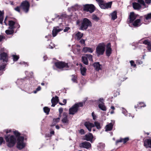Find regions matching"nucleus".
Returning <instances> with one entry per match:
<instances>
[{
  "label": "nucleus",
  "instance_id": "obj_1",
  "mask_svg": "<svg viewBox=\"0 0 151 151\" xmlns=\"http://www.w3.org/2000/svg\"><path fill=\"white\" fill-rule=\"evenodd\" d=\"M16 139H17V147L19 150H21L25 147V143L24 142V137L23 136H21V134L17 130H15L13 132Z\"/></svg>",
  "mask_w": 151,
  "mask_h": 151
},
{
  "label": "nucleus",
  "instance_id": "obj_2",
  "mask_svg": "<svg viewBox=\"0 0 151 151\" xmlns=\"http://www.w3.org/2000/svg\"><path fill=\"white\" fill-rule=\"evenodd\" d=\"M87 99L84 101L83 102H79L75 103L69 109V114H70L74 115L77 113L79 110V107H83V105H85L87 102Z\"/></svg>",
  "mask_w": 151,
  "mask_h": 151
},
{
  "label": "nucleus",
  "instance_id": "obj_3",
  "mask_svg": "<svg viewBox=\"0 0 151 151\" xmlns=\"http://www.w3.org/2000/svg\"><path fill=\"white\" fill-rule=\"evenodd\" d=\"M4 138L6 142V145L8 147L11 148L14 146L17 141L15 136L7 134L4 135Z\"/></svg>",
  "mask_w": 151,
  "mask_h": 151
},
{
  "label": "nucleus",
  "instance_id": "obj_4",
  "mask_svg": "<svg viewBox=\"0 0 151 151\" xmlns=\"http://www.w3.org/2000/svg\"><path fill=\"white\" fill-rule=\"evenodd\" d=\"M56 67L60 69L61 71L64 70H69L70 66L67 63L63 61L56 62L54 63Z\"/></svg>",
  "mask_w": 151,
  "mask_h": 151
},
{
  "label": "nucleus",
  "instance_id": "obj_5",
  "mask_svg": "<svg viewBox=\"0 0 151 151\" xmlns=\"http://www.w3.org/2000/svg\"><path fill=\"white\" fill-rule=\"evenodd\" d=\"M92 26L91 21L88 18H84L81 22L79 29L82 30H86L88 27H91Z\"/></svg>",
  "mask_w": 151,
  "mask_h": 151
},
{
  "label": "nucleus",
  "instance_id": "obj_6",
  "mask_svg": "<svg viewBox=\"0 0 151 151\" xmlns=\"http://www.w3.org/2000/svg\"><path fill=\"white\" fill-rule=\"evenodd\" d=\"M105 45L104 42L99 43L96 48L97 55L99 57L100 55H103L105 51Z\"/></svg>",
  "mask_w": 151,
  "mask_h": 151
},
{
  "label": "nucleus",
  "instance_id": "obj_7",
  "mask_svg": "<svg viewBox=\"0 0 151 151\" xmlns=\"http://www.w3.org/2000/svg\"><path fill=\"white\" fill-rule=\"evenodd\" d=\"M14 20H9L8 25L9 26V29H14L15 28H17V29L15 33H16L18 30V29L19 28L20 25L17 22L16 19L14 18Z\"/></svg>",
  "mask_w": 151,
  "mask_h": 151
},
{
  "label": "nucleus",
  "instance_id": "obj_8",
  "mask_svg": "<svg viewBox=\"0 0 151 151\" xmlns=\"http://www.w3.org/2000/svg\"><path fill=\"white\" fill-rule=\"evenodd\" d=\"M30 4L27 0H25L22 1L20 4V6L23 11L25 13H27L29 10Z\"/></svg>",
  "mask_w": 151,
  "mask_h": 151
},
{
  "label": "nucleus",
  "instance_id": "obj_9",
  "mask_svg": "<svg viewBox=\"0 0 151 151\" xmlns=\"http://www.w3.org/2000/svg\"><path fill=\"white\" fill-rule=\"evenodd\" d=\"M96 8L92 4H86L83 5V9L84 11L89 12L91 13L94 12Z\"/></svg>",
  "mask_w": 151,
  "mask_h": 151
},
{
  "label": "nucleus",
  "instance_id": "obj_10",
  "mask_svg": "<svg viewBox=\"0 0 151 151\" xmlns=\"http://www.w3.org/2000/svg\"><path fill=\"white\" fill-rule=\"evenodd\" d=\"M8 59V55L6 53L3 52L0 54V61H2L3 63H6Z\"/></svg>",
  "mask_w": 151,
  "mask_h": 151
},
{
  "label": "nucleus",
  "instance_id": "obj_11",
  "mask_svg": "<svg viewBox=\"0 0 151 151\" xmlns=\"http://www.w3.org/2000/svg\"><path fill=\"white\" fill-rule=\"evenodd\" d=\"M137 15L134 12H132L130 13L129 17L128 18L127 22L128 24L132 23L137 18Z\"/></svg>",
  "mask_w": 151,
  "mask_h": 151
},
{
  "label": "nucleus",
  "instance_id": "obj_12",
  "mask_svg": "<svg viewBox=\"0 0 151 151\" xmlns=\"http://www.w3.org/2000/svg\"><path fill=\"white\" fill-rule=\"evenodd\" d=\"M93 134L89 133L88 134H86L83 137V139L87 141H90L91 143H92L93 142Z\"/></svg>",
  "mask_w": 151,
  "mask_h": 151
},
{
  "label": "nucleus",
  "instance_id": "obj_13",
  "mask_svg": "<svg viewBox=\"0 0 151 151\" xmlns=\"http://www.w3.org/2000/svg\"><path fill=\"white\" fill-rule=\"evenodd\" d=\"M92 66L93 67L95 70L97 71H99L102 69V66L100 64L99 62H94Z\"/></svg>",
  "mask_w": 151,
  "mask_h": 151
},
{
  "label": "nucleus",
  "instance_id": "obj_14",
  "mask_svg": "<svg viewBox=\"0 0 151 151\" xmlns=\"http://www.w3.org/2000/svg\"><path fill=\"white\" fill-rule=\"evenodd\" d=\"M63 30V29L62 28H59V26L54 27L52 31V35L53 36V37L56 36L58 32Z\"/></svg>",
  "mask_w": 151,
  "mask_h": 151
},
{
  "label": "nucleus",
  "instance_id": "obj_15",
  "mask_svg": "<svg viewBox=\"0 0 151 151\" xmlns=\"http://www.w3.org/2000/svg\"><path fill=\"white\" fill-rule=\"evenodd\" d=\"M144 145L147 148H151V139H146L144 141Z\"/></svg>",
  "mask_w": 151,
  "mask_h": 151
},
{
  "label": "nucleus",
  "instance_id": "obj_16",
  "mask_svg": "<svg viewBox=\"0 0 151 151\" xmlns=\"http://www.w3.org/2000/svg\"><path fill=\"white\" fill-rule=\"evenodd\" d=\"M63 116H64L62 120V123L64 124L65 125H67L69 124V120L68 119L67 116L65 114V113H64L63 114Z\"/></svg>",
  "mask_w": 151,
  "mask_h": 151
},
{
  "label": "nucleus",
  "instance_id": "obj_17",
  "mask_svg": "<svg viewBox=\"0 0 151 151\" xmlns=\"http://www.w3.org/2000/svg\"><path fill=\"white\" fill-rule=\"evenodd\" d=\"M129 140V137H126L124 138H120L119 139L117 140L116 141V144H117L119 142H123L124 144L126 143Z\"/></svg>",
  "mask_w": 151,
  "mask_h": 151
},
{
  "label": "nucleus",
  "instance_id": "obj_18",
  "mask_svg": "<svg viewBox=\"0 0 151 151\" xmlns=\"http://www.w3.org/2000/svg\"><path fill=\"white\" fill-rule=\"evenodd\" d=\"M82 147L87 149H89L91 147V143L85 141L81 143Z\"/></svg>",
  "mask_w": 151,
  "mask_h": 151
},
{
  "label": "nucleus",
  "instance_id": "obj_19",
  "mask_svg": "<svg viewBox=\"0 0 151 151\" xmlns=\"http://www.w3.org/2000/svg\"><path fill=\"white\" fill-rule=\"evenodd\" d=\"M26 78V77H25L23 78H21L19 79H18L17 80L16 83L17 85L21 86L23 84L26 83L25 82V79Z\"/></svg>",
  "mask_w": 151,
  "mask_h": 151
},
{
  "label": "nucleus",
  "instance_id": "obj_20",
  "mask_svg": "<svg viewBox=\"0 0 151 151\" xmlns=\"http://www.w3.org/2000/svg\"><path fill=\"white\" fill-rule=\"evenodd\" d=\"M133 8L135 10H139L141 8V6L140 4L137 2H133L132 4Z\"/></svg>",
  "mask_w": 151,
  "mask_h": 151
},
{
  "label": "nucleus",
  "instance_id": "obj_21",
  "mask_svg": "<svg viewBox=\"0 0 151 151\" xmlns=\"http://www.w3.org/2000/svg\"><path fill=\"white\" fill-rule=\"evenodd\" d=\"M85 53L89 52L92 53L93 51V50L90 47H84L82 50Z\"/></svg>",
  "mask_w": 151,
  "mask_h": 151
},
{
  "label": "nucleus",
  "instance_id": "obj_22",
  "mask_svg": "<svg viewBox=\"0 0 151 151\" xmlns=\"http://www.w3.org/2000/svg\"><path fill=\"white\" fill-rule=\"evenodd\" d=\"M113 125L111 123H110L108 124L106 126V131H111L113 127Z\"/></svg>",
  "mask_w": 151,
  "mask_h": 151
},
{
  "label": "nucleus",
  "instance_id": "obj_23",
  "mask_svg": "<svg viewBox=\"0 0 151 151\" xmlns=\"http://www.w3.org/2000/svg\"><path fill=\"white\" fill-rule=\"evenodd\" d=\"M81 66L80 68L81 72V75L83 76H85L86 74V69L84 67H82L81 64H80Z\"/></svg>",
  "mask_w": 151,
  "mask_h": 151
},
{
  "label": "nucleus",
  "instance_id": "obj_24",
  "mask_svg": "<svg viewBox=\"0 0 151 151\" xmlns=\"http://www.w3.org/2000/svg\"><path fill=\"white\" fill-rule=\"evenodd\" d=\"M133 25L134 27H138L140 26V19H137L132 22Z\"/></svg>",
  "mask_w": 151,
  "mask_h": 151
},
{
  "label": "nucleus",
  "instance_id": "obj_25",
  "mask_svg": "<svg viewBox=\"0 0 151 151\" xmlns=\"http://www.w3.org/2000/svg\"><path fill=\"white\" fill-rule=\"evenodd\" d=\"M111 17V19L114 20L117 18V12L116 11H114L110 14Z\"/></svg>",
  "mask_w": 151,
  "mask_h": 151
},
{
  "label": "nucleus",
  "instance_id": "obj_26",
  "mask_svg": "<svg viewBox=\"0 0 151 151\" xmlns=\"http://www.w3.org/2000/svg\"><path fill=\"white\" fill-rule=\"evenodd\" d=\"M82 61L84 64L86 65H88V59L85 55L82 56Z\"/></svg>",
  "mask_w": 151,
  "mask_h": 151
},
{
  "label": "nucleus",
  "instance_id": "obj_27",
  "mask_svg": "<svg viewBox=\"0 0 151 151\" xmlns=\"http://www.w3.org/2000/svg\"><path fill=\"white\" fill-rule=\"evenodd\" d=\"M142 42L143 44H145V45H149L150 44V43H151L148 40H145L143 41H142V40H139V42L137 43V46L138 45V44L139 43H142Z\"/></svg>",
  "mask_w": 151,
  "mask_h": 151
},
{
  "label": "nucleus",
  "instance_id": "obj_28",
  "mask_svg": "<svg viewBox=\"0 0 151 151\" xmlns=\"http://www.w3.org/2000/svg\"><path fill=\"white\" fill-rule=\"evenodd\" d=\"M98 106L99 108L102 111H105L106 110V107L104 105V103L99 104L98 105Z\"/></svg>",
  "mask_w": 151,
  "mask_h": 151
},
{
  "label": "nucleus",
  "instance_id": "obj_29",
  "mask_svg": "<svg viewBox=\"0 0 151 151\" xmlns=\"http://www.w3.org/2000/svg\"><path fill=\"white\" fill-rule=\"evenodd\" d=\"M4 11H1L0 10V24H2L4 19Z\"/></svg>",
  "mask_w": 151,
  "mask_h": 151
},
{
  "label": "nucleus",
  "instance_id": "obj_30",
  "mask_svg": "<svg viewBox=\"0 0 151 151\" xmlns=\"http://www.w3.org/2000/svg\"><path fill=\"white\" fill-rule=\"evenodd\" d=\"M58 97L56 96H55V97H53L51 100V102L54 103H57V104L59 101Z\"/></svg>",
  "mask_w": 151,
  "mask_h": 151
},
{
  "label": "nucleus",
  "instance_id": "obj_31",
  "mask_svg": "<svg viewBox=\"0 0 151 151\" xmlns=\"http://www.w3.org/2000/svg\"><path fill=\"white\" fill-rule=\"evenodd\" d=\"M89 122H86L84 123V125L88 129L89 132L91 131V127L90 126V124H89Z\"/></svg>",
  "mask_w": 151,
  "mask_h": 151
},
{
  "label": "nucleus",
  "instance_id": "obj_32",
  "mask_svg": "<svg viewBox=\"0 0 151 151\" xmlns=\"http://www.w3.org/2000/svg\"><path fill=\"white\" fill-rule=\"evenodd\" d=\"M76 36L77 37L78 40H80L83 36V34L79 32H78L76 34Z\"/></svg>",
  "mask_w": 151,
  "mask_h": 151
},
{
  "label": "nucleus",
  "instance_id": "obj_33",
  "mask_svg": "<svg viewBox=\"0 0 151 151\" xmlns=\"http://www.w3.org/2000/svg\"><path fill=\"white\" fill-rule=\"evenodd\" d=\"M72 78L71 80L73 83H77L78 81L77 80V76L74 74L72 75Z\"/></svg>",
  "mask_w": 151,
  "mask_h": 151
},
{
  "label": "nucleus",
  "instance_id": "obj_34",
  "mask_svg": "<svg viewBox=\"0 0 151 151\" xmlns=\"http://www.w3.org/2000/svg\"><path fill=\"white\" fill-rule=\"evenodd\" d=\"M11 30H6L5 31L6 33L8 35H11L14 33V29H10Z\"/></svg>",
  "mask_w": 151,
  "mask_h": 151
},
{
  "label": "nucleus",
  "instance_id": "obj_35",
  "mask_svg": "<svg viewBox=\"0 0 151 151\" xmlns=\"http://www.w3.org/2000/svg\"><path fill=\"white\" fill-rule=\"evenodd\" d=\"M112 50L111 49H106V55L108 57L110 56L112 53Z\"/></svg>",
  "mask_w": 151,
  "mask_h": 151
},
{
  "label": "nucleus",
  "instance_id": "obj_36",
  "mask_svg": "<svg viewBox=\"0 0 151 151\" xmlns=\"http://www.w3.org/2000/svg\"><path fill=\"white\" fill-rule=\"evenodd\" d=\"M112 4V2L110 1L108 3H105L106 9H108L109 8H111Z\"/></svg>",
  "mask_w": 151,
  "mask_h": 151
},
{
  "label": "nucleus",
  "instance_id": "obj_37",
  "mask_svg": "<svg viewBox=\"0 0 151 151\" xmlns=\"http://www.w3.org/2000/svg\"><path fill=\"white\" fill-rule=\"evenodd\" d=\"M44 112L46 113V115H48L49 114L50 111V109L47 107H45L43 108Z\"/></svg>",
  "mask_w": 151,
  "mask_h": 151
},
{
  "label": "nucleus",
  "instance_id": "obj_38",
  "mask_svg": "<svg viewBox=\"0 0 151 151\" xmlns=\"http://www.w3.org/2000/svg\"><path fill=\"white\" fill-rule=\"evenodd\" d=\"M137 3L140 4L141 6H142L144 7H146V5L143 0H137Z\"/></svg>",
  "mask_w": 151,
  "mask_h": 151
},
{
  "label": "nucleus",
  "instance_id": "obj_39",
  "mask_svg": "<svg viewBox=\"0 0 151 151\" xmlns=\"http://www.w3.org/2000/svg\"><path fill=\"white\" fill-rule=\"evenodd\" d=\"M92 19L94 21L98 22L99 20V18L97 17L95 14H93L92 17Z\"/></svg>",
  "mask_w": 151,
  "mask_h": 151
},
{
  "label": "nucleus",
  "instance_id": "obj_40",
  "mask_svg": "<svg viewBox=\"0 0 151 151\" xmlns=\"http://www.w3.org/2000/svg\"><path fill=\"white\" fill-rule=\"evenodd\" d=\"M145 17L146 20H148L151 19V13H148L145 15Z\"/></svg>",
  "mask_w": 151,
  "mask_h": 151
},
{
  "label": "nucleus",
  "instance_id": "obj_41",
  "mask_svg": "<svg viewBox=\"0 0 151 151\" xmlns=\"http://www.w3.org/2000/svg\"><path fill=\"white\" fill-rule=\"evenodd\" d=\"M94 124H95V126L96 127L97 129H100L101 128V127L100 123L98 122L95 121L94 122Z\"/></svg>",
  "mask_w": 151,
  "mask_h": 151
},
{
  "label": "nucleus",
  "instance_id": "obj_42",
  "mask_svg": "<svg viewBox=\"0 0 151 151\" xmlns=\"http://www.w3.org/2000/svg\"><path fill=\"white\" fill-rule=\"evenodd\" d=\"M12 57L13 58V60L14 61H16L19 58V56L18 55H12Z\"/></svg>",
  "mask_w": 151,
  "mask_h": 151
},
{
  "label": "nucleus",
  "instance_id": "obj_43",
  "mask_svg": "<svg viewBox=\"0 0 151 151\" xmlns=\"http://www.w3.org/2000/svg\"><path fill=\"white\" fill-rule=\"evenodd\" d=\"M99 5L101 8L103 9H106L105 3H104L103 1L100 3L99 4Z\"/></svg>",
  "mask_w": 151,
  "mask_h": 151
},
{
  "label": "nucleus",
  "instance_id": "obj_44",
  "mask_svg": "<svg viewBox=\"0 0 151 151\" xmlns=\"http://www.w3.org/2000/svg\"><path fill=\"white\" fill-rule=\"evenodd\" d=\"M127 111L125 109L123 108L122 111V113L125 115L126 116H130L131 114H127Z\"/></svg>",
  "mask_w": 151,
  "mask_h": 151
},
{
  "label": "nucleus",
  "instance_id": "obj_45",
  "mask_svg": "<svg viewBox=\"0 0 151 151\" xmlns=\"http://www.w3.org/2000/svg\"><path fill=\"white\" fill-rule=\"evenodd\" d=\"M85 55L87 59L88 58L89 60L93 61V56L92 55L90 54H86Z\"/></svg>",
  "mask_w": 151,
  "mask_h": 151
},
{
  "label": "nucleus",
  "instance_id": "obj_46",
  "mask_svg": "<svg viewBox=\"0 0 151 151\" xmlns=\"http://www.w3.org/2000/svg\"><path fill=\"white\" fill-rule=\"evenodd\" d=\"M146 106V105L143 102H140L138 105V108L140 109L142 107Z\"/></svg>",
  "mask_w": 151,
  "mask_h": 151
},
{
  "label": "nucleus",
  "instance_id": "obj_47",
  "mask_svg": "<svg viewBox=\"0 0 151 151\" xmlns=\"http://www.w3.org/2000/svg\"><path fill=\"white\" fill-rule=\"evenodd\" d=\"M55 18H57L58 17L59 19H62V18L63 17H66V15L64 14H62L60 16H59L57 14H55Z\"/></svg>",
  "mask_w": 151,
  "mask_h": 151
},
{
  "label": "nucleus",
  "instance_id": "obj_48",
  "mask_svg": "<svg viewBox=\"0 0 151 151\" xmlns=\"http://www.w3.org/2000/svg\"><path fill=\"white\" fill-rule=\"evenodd\" d=\"M5 144V141L4 140L3 137H0V146H1L2 144Z\"/></svg>",
  "mask_w": 151,
  "mask_h": 151
},
{
  "label": "nucleus",
  "instance_id": "obj_49",
  "mask_svg": "<svg viewBox=\"0 0 151 151\" xmlns=\"http://www.w3.org/2000/svg\"><path fill=\"white\" fill-rule=\"evenodd\" d=\"M20 8H21V7L20 6V5L19 6H17L16 7L14 8V9L16 11L18 12L21 14V12L20 11Z\"/></svg>",
  "mask_w": 151,
  "mask_h": 151
},
{
  "label": "nucleus",
  "instance_id": "obj_50",
  "mask_svg": "<svg viewBox=\"0 0 151 151\" xmlns=\"http://www.w3.org/2000/svg\"><path fill=\"white\" fill-rule=\"evenodd\" d=\"M6 63H3L2 64V65H0V70H2L4 69L6 65Z\"/></svg>",
  "mask_w": 151,
  "mask_h": 151
},
{
  "label": "nucleus",
  "instance_id": "obj_51",
  "mask_svg": "<svg viewBox=\"0 0 151 151\" xmlns=\"http://www.w3.org/2000/svg\"><path fill=\"white\" fill-rule=\"evenodd\" d=\"M130 63L131 65L132 66H133L134 67H135L136 66V64H135L134 62V61L131 60L130 61Z\"/></svg>",
  "mask_w": 151,
  "mask_h": 151
},
{
  "label": "nucleus",
  "instance_id": "obj_52",
  "mask_svg": "<svg viewBox=\"0 0 151 151\" xmlns=\"http://www.w3.org/2000/svg\"><path fill=\"white\" fill-rule=\"evenodd\" d=\"M60 117H58L57 118H54L53 121L56 124L60 121Z\"/></svg>",
  "mask_w": 151,
  "mask_h": 151
},
{
  "label": "nucleus",
  "instance_id": "obj_53",
  "mask_svg": "<svg viewBox=\"0 0 151 151\" xmlns=\"http://www.w3.org/2000/svg\"><path fill=\"white\" fill-rule=\"evenodd\" d=\"M52 135H51V134H45V137L46 138H47V137H49L50 138L49 139H51V137H52ZM49 139H47V140Z\"/></svg>",
  "mask_w": 151,
  "mask_h": 151
},
{
  "label": "nucleus",
  "instance_id": "obj_54",
  "mask_svg": "<svg viewBox=\"0 0 151 151\" xmlns=\"http://www.w3.org/2000/svg\"><path fill=\"white\" fill-rule=\"evenodd\" d=\"M106 49H111V44L110 43H108L106 46Z\"/></svg>",
  "mask_w": 151,
  "mask_h": 151
},
{
  "label": "nucleus",
  "instance_id": "obj_55",
  "mask_svg": "<svg viewBox=\"0 0 151 151\" xmlns=\"http://www.w3.org/2000/svg\"><path fill=\"white\" fill-rule=\"evenodd\" d=\"M99 147H100V148L101 150H103L104 149L105 147V144L103 143L101 144L99 146Z\"/></svg>",
  "mask_w": 151,
  "mask_h": 151
},
{
  "label": "nucleus",
  "instance_id": "obj_56",
  "mask_svg": "<svg viewBox=\"0 0 151 151\" xmlns=\"http://www.w3.org/2000/svg\"><path fill=\"white\" fill-rule=\"evenodd\" d=\"M79 133L81 134H85L84 130L83 129H81L79 131Z\"/></svg>",
  "mask_w": 151,
  "mask_h": 151
},
{
  "label": "nucleus",
  "instance_id": "obj_57",
  "mask_svg": "<svg viewBox=\"0 0 151 151\" xmlns=\"http://www.w3.org/2000/svg\"><path fill=\"white\" fill-rule=\"evenodd\" d=\"M63 111V109L62 107H60L59 109V112L60 115H61Z\"/></svg>",
  "mask_w": 151,
  "mask_h": 151
},
{
  "label": "nucleus",
  "instance_id": "obj_58",
  "mask_svg": "<svg viewBox=\"0 0 151 151\" xmlns=\"http://www.w3.org/2000/svg\"><path fill=\"white\" fill-rule=\"evenodd\" d=\"M5 37L1 35H0V42L2 41V40L4 39H5Z\"/></svg>",
  "mask_w": 151,
  "mask_h": 151
},
{
  "label": "nucleus",
  "instance_id": "obj_59",
  "mask_svg": "<svg viewBox=\"0 0 151 151\" xmlns=\"http://www.w3.org/2000/svg\"><path fill=\"white\" fill-rule=\"evenodd\" d=\"M70 29V28L68 27H66L64 29L63 31L64 32H67L69 29Z\"/></svg>",
  "mask_w": 151,
  "mask_h": 151
},
{
  "label": "nucleus",
  "instance_id": "obj_60",
  "mask_svg": "<svg viewBox=\"0 0 151 151\" xmlns=\"http://www.w3.org/2000/svg\"><path fill=\"white\" fill-rule=\"evenodd\" d=\"M139 19H140V21H141V20H142L143 19H144L145 21L146 20L145 18V15H144V16H141L140 17Z\"/></svg>",
  "mask_w": 151,
  "mask_h": 151
},
{
  "label": "nucleus",
  "instance_id": "obj_61",
  "mask_svg": "<svg viewBox=\"0 0 151 151\" xmlns=\"http://www.w3.org/2000/svg\"><path fill=\"white\" fill-rule=\"evenodd\" d=\"M147 49L149 51H150L151 50V43H150V44L149 45H147Z\"/></svg>",
  "mask_w": 151,
  "mask_h": 151
},
{
  "label": "nucleus",
  "instance_id": "obj_62",
  "mask_svg": "<svg viewBox=\"0 0 151 151\" xmlns=\"http://www.w3.org/2000/svg\"><path fill=\"white\" fill-rule=\"evenodd\" d=\"M89 124H90V126L91 127V128L94 127L95 126V124H93V123H90L89 122Z\"/></svg>",
  "mask_w": 151,
  "mask_h": 151
},
{
  "label": "nucleus",
  "instance_id": "obj_63",
  "mask_svg": "<svg viewBox=\"0 0 151 151\" xmlns=\"http://www.w3.org/2000/svg\"><path fill=\"white\" fill-rule=\"evenodd\" d=\"M145 3L148 4H149L151 3V0H145Z\"/></svg>",
  "mask_w": 151,
  "mask_h": 151
},
{
  "label": "nucleus",
  "instance_id": "obj_64",
  "mask_svg": "<svg viewBox=\"0 0 151 151\" xmlns=\"http://www.w3.org/2000/svg\"><path fill=\"white\" fill-rule=\"evenodd\" d=\"M80 42L82 44H84L85 43V41L84 40L82 39L80 41Z\"/></svg>",
  "mask_w": 151,
  "mask_h": 151
}]
</instances>
